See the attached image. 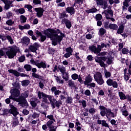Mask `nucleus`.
<instances>
[{"label":"nucleus","mask_w":131,"mask_h":131,"mask_svg":"<svg viewBox=\"0 0 131 131\" xmlns=\"http://www.w3.org/2000/svg\"><path fill=\"white\" fill-rule=\"evenodd\" d=\"M15 12H18L20 14H24V13H25L26 10L25 8H19V9H16Z\"/></svg>","instance_id":"nucleus-37"},{"label":"nucleus","mask_w":131,"mask_h":131,"mask_svg":"<svg viewBox=\"0 0 131 131\" xmlns=\"http://www.w3.org/2000/svg\"><path fill=\"white\" fill-rule=\"evenodd\" d=\"M42 101L45 103L49 104V102L48 100V98L49 100H50V104L52 108H55L56 106L57 108H59L60 106V104H62L61 100H56V98H53L52 95H48V94H46L42 92Z\"/></svg>","instance_id":"nucleus-2"},{"label":"nucleus","mask_w":131,"mask_h":131,"mask_svg":"<svg viewBox=\"0 0 131 131\" xmlns=\"http://www.w3.org/2000/svg\"><path fill=\"white\" fill-rule=\"evenodd\" d=\"M20 52L19 48L15 46L14 47H11L9 50L6 51V55L8 57V58H14L16 55H17V53Z\"/></svg>","instance_id":"nucleus-4"},{"label":"nucleus","mask_w":131,"mask_h":131,"mask_svg":"<svg viewBox=\"0 0 131 131\" xmlns=\"http://www.w3.org/2000/svg\"><path fill=\"white\" fill-rule=\"evenodd\" d=\"M39 44L37 42L34 43L33 45H30L29 46V50L31 51V52H35L36 53L37 50L39 48Z\"/></svg>","instance_id":"nucleus-10"},{"label":"nucleus","mask_w":131,"mask_h":131,"mask_svg":"<svg viewBox=\"0 0 131 131\" xmlns=\"http://www.w3.org/2000/svg\"><path fill=\"white\" fill-rule=\"evenodd\" d=\"M23 95H24V98H25V100H26V104L25 105V107H28L29 106V104H28V102L26 99V98L27 97H28L29 96V94L27 92H25L23 94Z\"/></svg>","instance_id":"nucleus-28"},{"label":"nucleus","mask_w":131,"mask_h":131,"mask_svg":"<svg viewBox=\"0 0 131 131\" xmlns=\"http://www.w3.org/2000/svg\"><path fill=\"white\" fill-rule=\"evenodd\" d=\"M106 84L108 86H113L114 88H118V84L116 81H114L112 79H107L106 80Z\"/></svg>","instance_id":"nucleus-12"},{"label":"nucleus","mask_w":131,"mask_h":131,"mask_svg":"<svg viewBox=\"0 0 131 131\" xmlns=\"http://www.w3.org/2000/svg\"><path fill=\"white\" fill-rule=\"evenodd\" d=\"M21 41L22 43H23V44L28 45L30 42V39H29L28 37H24L21 39Z\"/></svg>","instance_id":"nucleus-23"},{"label":"nucleus","mask_w":131,"mask_h":131,"mask_svg":"<svg viewBox=\"0 0 131 131\" xmlns=\"http://www.w3.org/2000/svg\"><path fill=\"white\" fill-rule=\"evenodd\" d=\"M68 85L71 88H76V87L74 81H72V80H69Z\"/></svg>","instance_id":"nucleus-30"},{"label":"nucleus","mask_w":131,"mask_h":131,"mask_svg":"<svg viewBox=\"0 0 131 131\" xmlns=\"http://www.w3.org/2000/svg\"><path fill=\"white\" fill-rule=\"evenodd\" d=\"M66 12H68V13H70L71 15L73 14H74L76 12V10L73 6H71L70 7H67L66 9Z\"/></svg>","instance_id":"nucleus-20"},{"label":"nucleus","mask_w":131,"mask_h":131,"mask_svg":"<svg viewBox=\"0 0 131 131\" xmlns=\"http://www.w3.org/2000/svg\"><path fill=\"white\" fill-rule=\"evenodd\" d=\"M53 121H51L50 119L47 122V127L49 128V130H51L52 127V124H53Z\"/></svg>","instance_id":"nucleus-41"},{"label":"nucleus","mask_w":131,"mask_h":131,"mask_svg":"<svg viewBox=\"0 0 131 131\" xmlns=\"http://www.w3.org/2000/svg\"><path fill=\"white\" fill-rule=\"evenodd\" d=\"M10 110H8L7 108H5L4 110H3V115L4 116H6V115H8V114L10 113Z\"/></svg>","instance_id":"nucleus-57"},{"label":"nucleus","mask_w":131,"mask_h":131,"mask_svg":"<svg viewBox=\"0 0 131 131\" xmlns=\"http://www.w3.org/2000/svg\"><path fill=\"white\" fill-rule=\"evenodd\" d=\"M31 71L32 72V76L33 78H35L36 79H39V80H43L42 76H40L38 74H36V72H37V70L36 68H32Z\"/></svg>","instance_id":"nucleus-11"},{"label":"nucleus","mask_w":131,"mask_h":131,"mask_svg":"<svg viewBox=\"0 0 131 131\" xmlns=\"http://www.w3.org/2000/svg\"><path fill=\"white\" fill-rule=\"evenodd\" d=\"M20 19L21 20V23H26V20H27V18L26 16H25V15H20Z\"/></svg>","instance_id":"nucleus-47"},{"label":"nucleus","mask_w":131,"mask_h":131,"mask_svg":"<svg viewBox=\"0 0 131 131\" xmlns=\"http://www.w3.org/2000/svg\"><path fill=\"white\" fill-rule=\"evenodd\" d=\"M109 27L111 30H115V31H117L118 29V26L116 24H110Z\"/></svg>","instance_id":"nucleus-26"},{"label":"nucleus","mask_w":131,"mask_h":131,"mask_svg":"<svg viewBox=\"0 0 131 131\" xmlns=\"http://www.w3.org/2000/svg\"><path fill=\"white\" fill-rule=\"evenodd\" d=\"M54 77H56V80L58 83L63 84L64 80H60V77L61 78V77H58V76H54Z\"/></svg>","instance_id":"nucleus-45"},{"label":"nucleus","mask_w":131,"mask_h":131,"mask_svg":"<svg viewBox=\"0 0 131 131\" xmlns=\"http://www.w3.org/2000/svg\"><path fill=\"white\" fill-rule=\"evenodd\" d=\"M89 112L90 114H95V113H96V108L94 107H91L89 108Z\"/></svg>","instance_id":"nucleus-64"},{"label":"nucleus","mask_w":131,"mask_h":131,"mask_svg":"<svg viewBox=\"0 0 131 131\" xmlns=\"http://www.w3.org/2000/svg\"><path fill=\"white\" fill-rule=\"evenodd\" d=\"M30 104L33 107H36L37 103L35 100H30Z\"/></svg>","instance_id":"nucleus-52"},{"label":"nucleus","mask_w":131,"mask_h":131,"mask_svg":"<svg viewBox=\"0 0 131 131\" xmlns=\"http://www.w3.org/2000/svg\"><path fill=\"white\" fill-rule=\"evenodd\" d=\"M44 35L41 33L40 41L41 42H45L47 38L51 39L52 41V45L54 46H56L59 44L61 45V42L62 41L63 38L66 37L65 34L62 33L59 29H51L49 28L44 30Z\"/></svg>","instance_id":"nucleus-1"},{"label":"nucleus","mask_w":131,"mask_h":131,"mask_svg":"<svg viewBox=\"0 0 131 131\" xmlns=\"http://www.w3.org/2000/svg\"><path fill=\"white\" fill-rule=\"evenodd\" d=\"M131 0H124V2L123 3V6L122 7L124 9V6L125 7H128L129 6V3L130 2Z\"/></svg>","instance_id":"nucleus-36"},{"label":"nucleus","mask_w":131,"mask_h":131,"mask_svg":"<svg viewBox=\"0 0 131 131\" xmlns=\"http://www.w3.org/2000/svg\"><path fill=\"white\" fill-rule=\"evenodd\" d=\"M73 99L71 96H68V98L67 99V103H72Z\"/></svg>","instance_id":"nucleus-63"},{"label":"nucleus","mask_w":131,"mask_h":131,"mask_svg":"<svg viewBox=\"0 0 131 131\" xmlns=\"http://www.w3.org/2000/svg\"><path fill=\"white\" fill-rule=\"evenodd\" d=\"M10 93H11V95L9 96V98H6L5 99V102L7 104H9L11 102V99L12 100V90H10Z\"/></svg>","instance_id":"nucleus-35"},{"label":"nucleus","mask_w":131,"mask_h":131,"mask_svg":"<svg viewBox=\"0 0 131 131\" xmlns=\"http://www.w3.org/2000/svg\"><path fill=\"white\" fill-rule=\"evenodd\" d=\"M33 3L35 5H41V0H33Z\"/></svg>","instance_id":"nucleus-54"},{"label":"nucleus","mask_w":131,"mask_h":131,"mask_svg":"<svg viewBox=\"0 0 131 131\" xmlns=\"http://www.w3.org/2000/svg\"><path fill=\"white\" fill-rule=\"evenodd\" d=\"M30 83V81L29 80H23L21 82V85L24 87L26 86H28L29 84Z\"/></svg>","instance_id":"nucleus-33"},{"label":"nucleus","mask_w":131,"mask_h":131,"mask_svg":"<svg viewBox=\"0 0 131 131\" xmlns=\"http://www.w3.org/2000/svg\"><path fill=\"white\" fill-rule=\"evenodd\" d=\"M6 38L9 41V42H10V44L14 43L13 39H12L11 36H10L9 35H7V36H6Z\"/></svg>","instance_id":"nucleus-44"},{"label":"nucleus","mask_w":131,"mask_h":131,"mask_svg":"<svg viewBox=\"0 0 131 131\" xmlns=\"http://www.w3.org/2000/svg\"><path fill=\"white\" fill-rule=\"evenodd\" d=\"M101 122H102V123H101L102 126H103L104 127H107L108 128L110 127V126L108 123L106 122V121L105 120H102Z\"/></svg>","instance_id":"nucleus-46"},{"label":"nucleus","mask_w":131,"mask_h":131,"mask_svg":"<svg viewBox=\"0 0 131 131\" xmlns=\"http://www.w3.org/2000/svg\"><path fill=\"white\" fill-rule=\"evenodd\" d=\"M110 112H109V114H107V116H110L111 119V117H113V118H115V117H117V113L118 109V108H115V113H113V112L112 111L111 108H110Z\"/></svg>","instance_id":"nucleus-18"},{"label":"nucleus","mask_w":131,"mask_h":131,"mask_svg":"<svg viewBox=\"0 0 131 131\" xmlns=\"http://www.w3.org/2000/svg\"><path fill=\"white\" fill-rule=\"evenodd\" d=\"M18 102L19 104L22 106V107H25V105L26 104V101L25 98H24V95H23V93L20 95V96H18Z\"/></svg>","instance_id":"nucleus-14"},{"label":"nucleus","mask_w":131,"mask_h":131,"mask_svg":"<svg viewBox=\"0 0 131 131\" xmlns=\"http://www.w3.org/2000/svg\"><path fill=\"white\" fill-rule=\"evenodd\" d=\"M25 60H26V57L25 55H21V56H20V57L18 58V61L19 62H24Z\"/></svg>","instance_id":"nucleus-50"},{"label":"nucleus","mask_w":131,"mask_h":131,"mask_svg":"<svg viewBox=\"0 0 131 131\" xmlns=\"http://www.w3.org/2000/svg\"><path fill=\"white\" fill-rule=\"evenodd\" d=\"M4 8L5 9H6V10H8L9 9H10V8H11V6L10 4H9V1H8V0H6Z\"/></svg>","instance_id":"nucleus-49"},{"label":"nucleus","mask_w":131,"mask_h":131,"mask_svg":"<svg viewBox=\"0 0 131 131\" xmlns=\"http://www.w3.org/2000/svg\"><path fill=\"white\" fill-rule=\"evenodd\" d=\"M112 6L110 5V6H107V13L111 15V16H114V12L113 10L112 9Z\"/></svg>","instance_id":"nucleus-32"},{"label":"nucleus","mask_w":131,"mask_h":131,"mask_svg":"<svg viewBox=\"0 0 131 131\" xmlns=\"http://www.w3.org/2000/svg\"><path fill=\"white\" fill-rule=\"evenodd\" d=\"M99 52L98 53V56H96L95 58L96 62L99 63L101 68L105 67V63L104 61H106L107 59V56L106 55L107 52L103 51V52H100V50H99Z\"/></svg>","instance_id":"nucleus-3"},{"label":"nucleus","mask_w":131,"mask_h":131,"mask_svg":"<svg viewBox=\"0 0 131 131\" xmlns=\"http://www.w3.org/2000/svg\"><path fill=\"white\" fill-rule=\"evenodd\" d=\"M10 107L9 114H11L14 117H16L19 114V112H17V107L13 105V104H10Z\"/></svg>","instance_id":"nucleus-9"},{"label":"nucleus","mask_w":131,"mask_h":131,"mask_svg":"<svg viewBox=\"0 0 131 131\" xmlns=\"http://www.w3.org/2000/svg\"><path fill=\"white\" fill-rule=\"evenodd\" d=\"M85 12L89 14V13H95L96 12H98V9H97V8H96V7H95V6H94L93 8H91L88 10H85Z\"/></svg>","instance_id":"nucleus-25"},{"label":"nucleus","mask_w":131,"mask_h":131,"mask_svg":"<svg viewBox=\"0 0 131 131\" xmlns=\"http://www.w3.org/2000/svg\"><path fill=\"white\" fill-rule=\"evenodd\" d=\"M79 102L80 103H82L83 107H84V108H85V107L87 105L86 100H82H82H79Z\"/></svg>","instance_id":"nucleus-53"},{"label":"nucleus","mask_w":131,"mask_h":131,"mask_svg":"<svg viewBox=\"0 0 131 131\" xmlns=\"http://www.w3.org/2000/svg\"><path fill=\"white\" fill-rule=\"evenodd\" d=\"M103 7H102V8H103V9H104V10H106V8H107L108 7V4L107 3V1H103Z\"/></svg>","instance_id":"nucleus-60"},{"label":"nucleus","mask_w":131,"mask_h":131,"mask_svg":"<svg viewBox=\"0 0 131 131\" xmlns=\"http://www.w3.org/2000/svg\"><path fill=\"white\" fill-rule=\"evenodd\" d=\"M83 2H84V0H76L72 7L74 8V6H75L76 4H79V5L83 4Z\"/></svg>","instance_id":"nucleus-39"},{"label":"nucleus","mask_w":131,"mask_h":131,"mask_svg":"<svg viewBox=\"0 0 131 131\" xmlns=\"http://www.w3.org/2000/svg\"><path fill=\"white\" fill-rule=\"evenodd\" d=\"M93 78L91 75L89 74L88 76H86L85 78V81H84V84L88 88H90V84L91 82H93Z\"/></svg>","instance_id":"nucleus-8"},{"label":"nucleus","mask_w":131,"mask_h":131,"mask_svg":"<svg viewBox=\"0 0 131 131\" xmlns=\"http://www.w3.org/2000/svg\"><path fill=\"white\" fill-rule=\"evenodd\" d=\"M102 19V14H100V13H98V14H96L95 15V19L97 21H99V20H101Z\"/></svg>","instance_id":"nucleus-40"},{"label":"nucleus","mask_w":131,"mask_h":131,"mask_svg":"<svg viewBox=\"0 0 131 131\" xmlns=\"http://www.w3.org/2000/svg\"><path fill=\"white\" fill-rule=\"evenodd\" d=\"M52 92H54V94L55 96L59 95L60 93H61V91L60 90H57V87L55 86H53L51 88Z\"/></svg>","instance_id":"nucleus-21"},{"label":"nucleus","mask_w":131,"mask_h":131,"mask_svg":"<svg viewBox=\"0 0 131 131\" xmlns=\"http://www.w3.org/2000/svg\"><path fill=\"white\" fill-rule=\"evenodd\" d=\"M37 68L38 69H46L47 68V64L46 63V61H41L39 63H37Z\"/></svg>","instance_id":"nucleus-24"},{"label":"nucleus","mask_w":131,"mask_h":131,"mask_svg":"<svg viewBox=\"0 0 131 131\" xmlns=\"http://www.w3.org/2000/svg\"><path fill=\"white\" fill-rule=\"evenodd\" d=\"M8 72L10 74H13L16 77H19V76H21V77H29V75L24 74V73L20 74V73H18L16 70H8Z\"/></svg>","instance_id":"nucleus-7"},{"label":"nucleus","mask_w":131,"mask_h":131,"mask_svg":"<svg viewBox=\"0 0 131 131\" xmlns=\"http://www.w3.org/2000/svg\"><path fill=\"white\" fill-rule=\"evenodd\" d=\"M62 24H65L67 29H71L72 26L71 21H70V20L68 19V17L62 20Z\"/></svg>","instance_id":"nucleus-16"},{"label":"nucleus","mask_w":131,"mask_h":131,"mask_svg":"<svg viewBox=\"0 0 131 131\" xmlns=\"http://www.w3.org/2000/svg\"><path fill=\"white\" fill-rule=\"evenodd\" d=\"M24 68L25 69L27 72H30L32 69V67L31 64H25Z\"/></svg>","instance_id":"nucleus-34"},{"label":"nucleus","mask_w":131,"mask_h":131,"mask_svg":"<svg viewBox=\"0 0 131 131\" xmlns=\"http://www.w3.org/2000/svg\"><path fill=\"white\" fill-rule=\"evenodd\" d=\"M65 74L66 76H62V78L63 79H64L65 80V81H68L69 79V75L68 74V73H66V71L65 72Z\"/></svg>","instance_id":"nucleus-55"},{"label":"nucleus","mask_w":131,"mask_h":131,"mask_svg":"<svg viewBox=\"0 0 131 131\" xmlns=\"http://www.w3.org/2000/svg\"><path fill=\"white\" fill-rule=\"evenodd\" d=\"M124 30H125L124 25L123 23H121V25L118 28L117 34H119L120 35H122V34L123 33Z\"/></svg>","instance_id":"nucleus-17"},{"label":"nucleus","mask_w":131,"mask_h":131,"mask_svg":"<svg viewBox=\"0 0 131 131\" xmlns=\"http://www.w3.org/2000/svg\"><path fill=\"white\" fill-rule=\"evenodd\" d=\"M66 53L63 55V57H66V58H68L70 57L71 55H72V52H73V49L72 48L71 46L66 48Z\"/></svg>","instance_id":"nucleus-13"},{"label":"nucleus","mask_w":131,"mask_h":131,"mask_svg":"<svg viewBox=\"0 0 131 131\" xmlns=\"http://www.w3.org/2000/svg\"><path fill=\"white\" fill-rule=\"evenodd\" d=\"M19 121L18 118H15V119H14L13 121L12 122L11 124L12 125L13 127H16V126H17L19 124Z\"/></svg>","instance_id":"nucleus-31"},{"label":"nucleus","mask_w":131,"mask_h":131,"mask_svg":"<svg viewBox=\"0 0 131 131\" xmlns=\"http://www.w3.org/2000/svg\"><path fill=\"white\" fill-rule=\"evenodd\" d=\"M122 115L123 116H124L125 117H127V116H128L129 114H128V111H127L126 110H125V111H123V108H122Z\"/></svg>","instance_id":"nucleus-56"},{"label":"nucleus","mask_w":131,"mask_h":131,"mask_svg":"<svg viewBox=\"0 0 131 131\" xmlns=\"http://www.w3.org/2000/svg\"><path fill=\"white\" fill-rule=\"evenodd\" d=\"M12 91V100L18 102L19 96L20 94V91L17 88H14L11 90Z\"/></svg>","instance_id":"nucleus-5"},{"label":"nucleus","mask_w":131,"mask_h":131,"mask_svg":"<svg viewBox=\"0 0 131 131\" xmlns=\"http://www.w3.org/2000/svg\"><path fill=\"white\" fill-rule=\"evenodd\" d=\"M72 77V79H73V80H77V79H78V74H73V75H72L71 76Z\"/></svg>","instance_id":"nucleus-59"},{"label":"nucleus","mask_w":131,"mask_h":131,"mask_svg":"<svg viewBox=\"0 0 131 131\" xmlns=\"http://www.w3.org/2000/svg\"><path fill=\"white\" fill-rule=\"evenodd\" d=\"M121 52L122 54H128L129 53V50L127 48H124L122 49Z\"/></svg>","instance_id":"nucleus-43"},{"label":"nucleus","mask_w":131,"mask_h":131,"mask_svg":"<svg viewBox=\"0 0 131 131\" xmlns=\"http://www.w3.org/2000/svg\"><path fill=\"white\" fill-rule=\"evenodd\" d=\"M84 94L85 95H86V96H90L91 92L89 89H86V90L84 91Z\"/></svg>","instance_id":"nucleus-61"},{"label":"nucleus","mask_w":131,"mask_h":131,"mask_svg":"<svg viewBox=\"0 0 131 131\" xmlns=\"http://www.w3.org/2000/svg\"><path fill=\"white\" fill-rule=\"evenodd\" d=\"M105 33H106V30H105L104 28H100L98 34L99 35V36L102 37V36H104V35H105Z\"/></svg>","instance_id":"nucleus-29"},{"label":"nucleus","mask_w":131,"mask_h":131,"mask_svg":"<svg viewBox=\"0 0 131 131\" xmlns=\"http://www.w3.org/2000/svg\"><path fill=\"white\" fill-rule=\"evenodd\" d=\"M35 11L37 12L36 14L38 17H42L43 15V12H45L43 8H41V7L36 8Z\"/></svg>","instance_id":"nucleus-15"},{"label":"nucleus","mask_w":131,"mask_h":131,"mask_svg":"<svg viewBox=\"0 0 131 131\" xmlns=\"http://www.w3.org/2000/svg\"><path fill=\"white\" fill-rule=\"evenodd\" d=\"M96 3L97 4V5L103 6V0H96Z\"/></svg>","instance_id":"nucleus-58"},{"label":"nucleus","mask_w":131,"mask_h":131,"mask_svg":"<svg viewBox=\"0 0 131 131\" xmlns=\"http://www.w3.org/2000/svg\"><path fill=\"white\" fill-rule=\"evenodd\" d=\"M119 97L121 100H124V99H127V97L126 96L125 93L121 91L118 93Z\"/></svg>","instance_id":"nucleus-27"},{"label":"nucleus","mask_w":131,"mask_h":131,"mask_svg":"<svg viewBox=\"0 0 131 131\" xmlns=\"http://www.w3.org/2000/svg\"><path fill=\"white\" fill-rule=\"evenodd\" d=\"M94 79L99 85H103L104 83V81L103 79V76L100 72L96 73V75L94 76Z\"/></svg>","instance_id":"nucleus-6"},{"label":"nucleus","mask_w":131,"mask_h":131,"mask_svg":"<svg viewBox=\"0 0 131 131\" xmlns=\"http://www.w3.org/2000/svg\"><path fill=\"white\" fill-rule=\"evenodd\" d=\"M58 70H59L60 72L61 73L62 76H64L66 69L63 67V68H59V67H58Z\"/></svg>","instance_id":"nucleus-38"},{"label":"nucleus","mask_w":131,"mask_h":131,"mask_svg":"<svg viewBox=\"0 0 131 131\" xmlns=\"http://www.w3.org/2000/svg\"><path fill=\"white\" fill-rule=\"evenodd\" d=\"M6 24L8 25V26H12V25L15 24V22L13 21L12 19H8L6 21Z\"/></svg>","instance_id":"nucleus-48"},{"label":"nucleus","mask_w":131,"mask_h":131,"mask_svg":"<svg viewBox=\"0 0 131 131\" xmlns=\"http://www.w3.org/2000/svg\"><path fill=\"white\" fill-rule=\"evenodd\" d=\"M47 118L49 119L50 121H53V122L55 121V119L54 118L53 115H48V116H47Z\"/></svg>","instance_id":"nucleus-62"},{"label":"nucleus","mask_w":131,"mask_h":131,"mask_svg":"<svg viewBox=\"0 0 131 131\" xmlns=\"http://www.w3.org/2000/svg\"><path fill=\"white\" fill-rule=\"evenodd\" d=\"M74 56L76 58V59H77V60H80V61L81 62H82V59H81V58H80V57L79 52H76L74 55Z\"/></svg>","instance_id":"nucleus-42"},{"label":"nucleus","mask_w":131,"mask_h":131,"mask_svg":"<svg viewBox=\"0 0 131 131\" xmlns=\"http://www.w3.org/2000/svg\"><path fill=\"white\" fill-rule=\"evenodd\" d=\"M107 11L108 10H104L103 12H102V14H105V18L106 19H110L109 13H108Z\"/></svg>","instance_id":"nucleus-51"},{"label":"nucleus","mask_w":131,"mask_h":131,"mask_svg":"<svg viewBox=\"0 0 131 131\" xmlns=\"http://www.w3.org/2000/svg\"><path fill=\"white\" fill-rule=\"evenodd\" d=\"M67 17H69V14H67L66 10V11H62L61 13H60V16L59 17L60 19H62H62H64V18H67Z\"/></svg>","instance_id":"nucleus-22"},{"label":"nucleus","mask_w":131,"mask_h":131,"mask_svg":"<svg viewBox=\"0 0 131 131\" xmlns=\"http://www.w3.org/2000/svg\"><path fill=\"white\" fill-rule=\"evenodd\" d=\"M89 50H90V51L92 52H94L95 54H98V53L99 52V49H98L96 46H95V45H91L89 46Z\"/></svg>","instance_id":"nucleus-19"}]
</instances>
